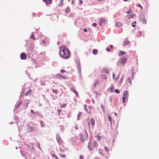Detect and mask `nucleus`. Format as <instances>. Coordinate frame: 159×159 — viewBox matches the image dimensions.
<instances>
[{
    "label": "nucleus",
    "instance_id": "nucleus-27",
    "mask_svg": "<svg viewBox=\"0 0 159 159\" xmlns=\"http://www.w3.org/2000/svg\"><path fill=\"white\" fill-rule=\"evenodd\" d=\"M81 112H80L78 115V120L79 119L80 117L81 116Z\"/></svg>",
    "mask_w": 159,
    "mask_h": 159
},
{
    "label": "nucleus",
    "instance_id": "nucleus-37",
    "mask_svg": "<svg viewBox=\"0 0 159 159\" xmlns=\"http://www.w3.org/2000/svg\"><path fill=\"white\" fill-rule=\"evenodd\" d=\"M71 90L72 92H74L75 90L73 88H71Z\"/></svg>",
    "mask_w": 159,
    "mask_h": 159
},
{
    "label": "nucleus",
    "instance_id": "nucleus-50",
    "mask_svg": "<svg viewBox=\"0 0 159 159\" xmlns=\"http://www.w3.org/2000/svg\"><path fill=\"white\" fill-rule=\"evenodd\" d=\"M113 47V46L112 45H111L110 46V48H112Z\"/></svg>",
    "mask_w": 159,
    "mask_h": 159
},
{
    "label": "nucleus",
    "instance_id": "nucleus-6",
    "mask_svg": "<svg viewBox=\"0 0 159 159\" xmlns=\"http://www.w3.org/2000/svg\"><path fill=\"white\" fill-rule=\"evenodd\" d=\"M128 96V93L127 91H125L123 93V96L122 98L123 102H124L125 100L126 99Z\"/></svg>",
    "mask_w": 159,
    "mask_h": 159
},
{
    "label": "nucleus",
    "instance_id": "nucleus-11",
    "mask_svg": "<svg viewBox=\"0 0 159 159\" xmlns=\"http://www.w3.org/2000/svg\"><path fill=\"white\" fill-rule=\"evenodd\" d=\"M134 16H135V15L134 14H131L130 15H127V18L128 19H130L134 17Z\"/></svg>",
    "mask_w": 159,
    "mask_h": 159
},
{
    "label": "nucleus",
    "instance_id": "nucleus-17",
    "mask_svg": "<svg viewBox=\"0 0 159 159\" xmlns=\"http://www.w3.org/2000/svg\"><path fill=\"white\" fill-rule=\"evenodd\" d=\"M98 83V81L96 80L94 82V87H96L97 84Z\"/></svg>",
    "mask_w": 159,
    "mask_h": 159
},
{
    "label": "nucleus",
    "instance_id": "nucleus-49",
    "mask_svg": "<svg viewBox=\"0 0 159 159\" xmlns=\"http://www.w3.org/2000/svg\"><path fill=\"white\" fill-rule=\"evenodd\" d=\"M113 79H114V78H115V74L114 73L113 74Z\"/></svg>",
    "mask_w": 159,
    "mask_h": 159
},
{
    "label": "nucleus",
    "instance_id": "nucleus-41",
    "mask_svg": "<svg viewBox=\"0 0 159 159\" xmlns=\"http://www.w3.org/2000/svg\"><path fill=\"white\" fill-rule=\"evenodd\" d=\"M101 107H102V110L104 111V107H103V105L102 104L101 105Z\"/></svg>",
    "mask_w": 159,
    "mask_h": 159
},
{
    "label": "nucleus",
    "instance_id": "nucleus-34",
    "mask_svg": "<svg viewBox=\"0 0 159 159\" xmlns=\"http://www.w3.org/2000/svg\"><path fill=\"white\" fill-rule=\"evenodd\" d=\"M63 0H61V2H60V6H61L62 5V3L63 2Z\"/></svg>",
    "mask_w": 159,
    "mask_h": 159
},
{
    "label": "nucleus",
    "instance_id": "nucleus-58",
    "mask_svg": "<svg viewBox=\"0 0 159 159\" xmlns=\"http://www.w3.org/2000/svg\"><path fill=\"white\" fill-rule=\"evenodd\" d=\"M29 128H30V129H32V128H31V127H29Z\"/></svg>",
    "mask_w": 159,
    "mask_h": 159
},
{
    "label": "nucleus",
    "instance_id": "nucleus-21",
    "mask_svg": "<svg viewBox=\"0 0 159 159\" xmlns=\"http://www.w3.org/2000/svg\"><path fill=\"white\" fill-rule=\"evenodd\" d=\"M129 43V41L127 40H126L124 42V44L125 45H127Z\"/></svg>",
    "mask_w": 159,
    "mask_h": 159
},
{
    "label": "nucleus",
    "instance_id": "nucleus-29",
    "mask_svg": "<svg viewBox=\"0 0 159 159\" xmlns=\"http://www.w3.org/2000/svg\"><path fill=\"white\" fill-rule=\"evenodd\" d=\"M108 120L109 121H111V117L109 115H108Z\"/></svg>",
    "mask_w": 159,
    "mask_h": 159
},
{
    "label": "nucleus",
    "instance_id": "nucleus-33",
    "mask_svg": "<svg viewBox=\"0 0 159 159\" xmlns=\"http://www.w3.org/2000/svg\"><path fill=\"white\" fill-rule=\"evenodd\" d=\"M74 92L75 94L76 95V96L77 97L78 96V93L76 90H75V91H74Z\"/></svg>",
    "mask_w": 159,
    "mask_h": 159
},
{
    "label": "nucleus",
    "instance_id": "nucleus-9",
    "mask_svg": "<svg viewBox=\"0 0 159 159\" xmlns=\"http://www.w3.org/2000/svg\"><path fill=\"white\" fill-rule=\"evenodd\" d=\"M105 19L104 18H101L100 19V21H99V25L100 26H101L102 25V23H104L105 22Z\"/></svg>",
    "mask_w": 159,
    "mask_h": 159
},
{
    "label": "nucleus",
    "instance_id": "nucleus-40",
    "mask_svg": "<svg viewBox=\"0 0 159 159\" xmlns=\"http://www.w3.org/2000/svg\"><path fill=\"white\" fill-rule=\"evenodd\" d=\"M92 25L93 26H96L97 25V24L96 23H93L92 24Z\"/></svg>",
    "mask_w": 159,
    "mask_h": 159
},
{
    "label": "nucleus",
    "instance_id": "nucleus-28",
    "mask_svg": "<svg viewBox=\"0 0 159 159\" xmlns=\"http://www.w3.org/2000/svg\"><path fill=\"white\" fill-rule=\"evenodd\" d=\"M66 104H63V105H61V108H63V107L65 108V107H66Z\"/></svg>",
    "mask_w": 159,
    "mask_h": 159
},
{
    "label": "nucleus",
    "instance_id": "nucleus-16",
    "mask_svg": "<svg viewBox=\"0 0 159 159\" xmlns=\"http://www.w3.org/2000/svg\"><path fill=\"white\" fill-rule=\"evenodd\" d=\"M98 52V51L96 49H94L93 50V53L94 55H96L97 54Z\"/></svg>",
    "mask_w": 159,
    "mask_h": 159
},
{
    "label": "nucleus",
    "instance_id": "nucleus-25",
    "mask_svg": "<svg viewBox=\"0 0 159 159\" xmlns=\"http://www.w3.org/2000/svg\"><path fill=\"white\" fill-rule=\"evenodd\" d=\"M40 124L41 125V126L42 127H43L44 126V123L42 121H41L40 122Z\"/></svg>",
    "mask_w": 159,
    "mask_h": 159
},
{
    "label": "nucleus",
    "instance_id": "nucleus-55",
    "mask_svg": "<svg viewBox=\"0 0 159 159\" xmlns=\"http://www.w3.org/2000/svg\"><path fill=\"white\" fill-rule=\"evenodd\" d=\"M128 0H123V1L125 2H127Z\"/></svg>",
    "mask_w": 159,
    "mask_h": 159
},
{
    "label": "nucleus",
    "instance_id": "nucleus-18",
    "mask_svg": "<svg viewBox=\"0 0 159 159\" xmlns=\"http://www.w3.org/2000/svg\"><path fill=\"white\" fill-rule=\"evenodd\" d=\"M103 71L106 73H108L109 72V70L107 69H104L103 70Z\"/></svg>",
    "mask_w": 159,
    "mask_h": 159
},
{
    "label": "nucleus",
    "instance_id": "nucleus-51",
    "mask_svg": "<svg viewBox=\"0 0 159 159\" xmlns=\"http://www.w3.org/2000/svg\"><path fill=\"white\" fill-rule=\"evenodd\" d=\"M22 103V101L20 102L19 103V105H20V104L21 103Z\"/></svg>",
    "mask_w": 159,
    "mask_h": 159
},
{
    "label": "nucleus",
    "instance_id": "nucleus-54",
    "mask_svg": "<svg viewBox=\"0 0 159 159\" xmlns=\"http://www.w3.org/2000/svg\"><path fill=\"white\" fill-rule=\"evenodd\" d=\"M114 114L116 116H117V114L116 113H115Z\"/></svg>",
    "mask_w": 159,
    "mask_h": 159
},
{
    "label": "nucleus",
    "instance_id": "nucleus-45",
    "mask_svg": "<svg viewBox=\"0 0 159 159\" xmlns=\"http://www.w3.org/2000/svg\"><path fill=\"white\" fill-rule=\"evenodd\" d=\"M31 112L33 114H35V113L33 110H31Z\"/></svg>",
    "mask_w": 159,
    "mask_h": 159
},
{
    "label": "nucleus",
    "instance_id": "nucleus-12",
    "mask_svg": "<svg viewBox=\"0 0 159 159\" xmlns=\"http://www.w3.org/2000/svg\"><path fill=\"white\" fill-rule=\"evenodd\" d=\"M125 52L120 51V52L119 54V56H121V55H123L125 54Z\"/></svg>",
    "mask_w": 159,
    "mask_h": 159
},
{
    "label": "nucleus",
    "instance_id": "nucleus-3",
    "mask_svg": "<svg viewBox=\"0 0 159 159\" xmlns=\"http://www.w3.org/2000/svg\"><path fill=\"white\" fill-rule=\"evenodd\" d=\"M97 143L96 141L89 142L88 145V148L90 150H91L93 148L97 147Z\"/></svg>",
    "mask_w": 159,
    "mask_h": 159
},
{
    "label": "nucleus",
    "instance_id": "nucleus-22",
    "mask_svg": "<svg viewBox=\"0 0 159 159\" xmlns=\"http://www.w3.org/2000/svg\"><path fill=\"white\" fill-rule=\"evenodd\" d=\"M132 12L131 9L130 8L129 10L127 12V13L128 14H130Z\"/></svg>",
    "mask_w": 159,
    "mask_h": 159
},
{
    "label": "nucleus",
    "instance_id": "nucleus-1",
    "mask_svg": "<svg viewBox=\"0 0 159 159\" xmlns=\"http://www.w3.org/2000/svg\"><path fill=\"white\" fill-rule=\"evenodd\" d=\"M60 56L62 58L67 59L70 55V52L68 49L65 46L60 47L59 49Z\"/></svg>",
    "mask_w": 159,
    "mask_h": 159
},
{
    "label": "nucleus",
    "instance_id": "nucleus-4",
    "mask_svg": "<svg viewBox=\"0 0 159 159\" xmlns=\"http://www.w3.org/2000/svg\"><path fill=\"white\" fill-rule=\"evenodd\" d=\"M119 62L122 65H124L127 62V58L125 57H122L120 58Z\"/></svg>",
    "mask_w": 159,
    "mask_h": 159
},
{
    "label": "nucleus",
    "instance_id": "nucleus-52",
    "mask_svg": "<svg viewBox=\"0 0 159 159\" xmlns=\"http://www.w3.org/2000/svg\"><path fill=\"white\" fill-rule=\"evenodd\" d=\"M79 1L80 2V4H81L82 3V2L81 1V0H79Z\"/></svg>",
    "mask_w": 159,
    "mask_h": 159
},
{
    "label": "nucleus",
    "instance_id": "nucleus-2",
    "mask_svg": "<svg viewBox=\"0 0 159 159\" xmlns=\"http://www.w3.org/2000/svg\"><path fill=\"white\" fill-rule=\"evenodd\" d=\"M88 138V134L86 131H85L84 134H81L80 135V140L82 142H84L85 140H87Z\"/></svg>",
    "mask_w": 159,
    "mask_h": 159
},
{
    "label": "nucleus",
    "instance_id": "nucleus-30",
    "mask_svg": "<svg viewBox=\"0 0 159 159\" xmlns=\"http://www.w3.org/2000/svg\"><path fill=\"white\" fill-rule=\"evenodd\" d=\"M52 91L53 93H55V94H57V90H53Z\"/></svg>",
    "mask_w": 159,
    "mask_h": 159
},
{
    "label": "nucleus",
    "instance_id": "nucleus-39",
    "mask_svg": "<svg viewBox=\"0 0 159 159\" xmlns=\"http://www.w3.org/2000/svg\"><path fill=\"white\" fill-rule=\"evenodd\" d=\"M84 108L86 110V111L89 112L88 111H87V107H86V105H84Z\"/></svg>",
    "mask_w": 159,
    "mask_h": 159
},
{
    "label": "nucleus",
    "instance_id": "nucleus-24",
    "mask_svg": "<svg viewBox=\"0 0 159 159\" xmlns=\"http://www.w3.org/2000/svg\"><path fill=\"white\" fill-rule=\"evenodd\" d=\"M52 157H55L56 159H59L58 157L56 156L55 154H53L52 155Z\"/></svg>",
    "mask_w": 159,
    "mask_h": 159
},
{
    "label": "nucleus",
    "instance_id": "nucleus-14",
    "mask_svg": "<svg viewBox=\"0 0 159 159\" xmlns=\"http://www.w3.org/2000/svg\"><path fill=\"white\" fill-rule=\"evenodd\" d=\"M31 93V89H30L27 92H26L25 93V95L26 96L28 95L29 94H30Z\"/></svg>",
    "mask_w": 159,
    "mask_h": 159
},
{
    "label": "nucleus",
    "instance_id": "nucleus-42",
    "mask_svg": "<svg viewBox=\"0 0 159 159\" xmlns=\"http://www.w3.org/2000/svg\"><path fill=\"white\" fill-rule=\"evenodd\" d=\"M106 50L108 52L111 51V50L108 48H106Z\"/></svg>",
    "mask_w": 159,
    "mask_h": 159
},
{
    "label": "nucleus",
    "instance_id": "nucleus-8",
    "mask_svg": "<svg viewBox=\"0 0 159 159\" xmlns=\"http://www.w3.org/2000/svg\"><path fill=\"white\" fill-rule=\"evenodd\" d=\"M20 57L21 59L25 60L26 58L27 55L24 53H22L20 55Z\"/></svg>",
    "mask_w": 159,
    "mask_h": 159
},
{
    "label": "nucleus",
    "instance_id": "nucleus-26",
    "mask_svg": "<svg viewBox=\"0 0 159 159\" xmlns=\"http://www.w3.org/2000/svg\"><path fill=\"white\" fill-rule=\"evenodd\" d=\"M97 139L99 141L100 140L101 137L99 135H97Z\"/></svg>",
    "mask_w": 159,
    "mask_h": 159
},
{
    "label": "nucleus",
    "instance_id": "nucleus-44",
    "mask_svg": "<svg viewBox=\"0 0 159 159\" xmlns=\"http://www.w3.org/2000/svg\"><path fill=\"white\" fill-rule=\"evenodd\" d=\"M83 31L84 32H87V29H83Z\"/></svg>",
    "mask_w": 159,
    "mask_h": 159
},
{
    "label": "nucleus",
    "instance_id": "nucleus-57",
    "mask_svg": "<svg viewBox=\"0 0 159 159\" xmlns=\"http://www.w3.org/2000/svg\"><path fill=\"white\" fill-rule=\"evenodd\" d=\"M103 0H98V1H103Z\"/></svg>",
    "mask_w": 159,
    "mask_h": 159
},
{
    "label": "nucleus",
    "instance_id": "nucleus-5",
    "mask_svg": "<svg viewBox=\"0 0 159 159\" xmlns=\"http://www.w3.org/2000/svg\"><path fill=\"white\" fill-rule=\"evenodd\" d=\"M139 19L141 21L143 24H146L147 23L146 20L145 19V16L143 15H141L139 16Z\"/></svg>",
    "mask_w": 159,
    "mask_h": 159
},
{
    "label": "nucleus",
    "instance_id": "nucleus-48",
    "mask_svg": "<svg viewBox=\"0 0 159 159\" xmlns=\"http://www.w3.org/2000/svg\"><path fill=\"white\" fill-rule=\"evenodd\" d=\"M69 11H70V10L69 9H67L66 11H67V12H68Z\"/></svg>",
    "mask_w": 159,
    "mask_h": 159
},
{
    "label": "nucleus",
    "instance_id": "nucleus-15",
    "mask_svg": "<svg viewBox=\"0 0 159 159\" xmlns=\"http://www.w3.org/2000/svg\"><path fill=\"white\" fill-rule=\"evenodd\" d=\"M116 25L118 27H120L122 26V24L120 22H117L116 23Z\"/></svg>",
    "mask_w": 159,
    "mask_h": 159
},
{
    "label": "nucleus",
    "instance_id": "nucleus-23",
    "mask_svg": "<svg viewBox=\"0 0 159 159\" xmlns=\"http://www.w3.org/2000/svg\"><path fill=\"white\" fill-rule=\"evenodd\" d=\"M136 6L138 7H140L141 8V9L142 10L143 9V7L139 4H137L136 5Z\"/></svg>",
    "mask_w": 159,
    "mask_h": 159
},
{
    "label": "nucleus",
    "instance_id": "nucleus-47",
    "mask_svg": "<svg viewBox=\"0 0 159 159\" xmlns=\"http://www.w3.org/2000/svg\"><path fill=\"white\" fill-rule=\"evenodd\" d=\"M61 72H62V73H64V72H65V70H61Z\"/></svg>",
    "mask_w": 159,
    "mask_h": 159
},
{
    "label": "nucleus",
    "instance_id": "nucleus-19",
    "mask_svg": "<svg viewBox=\"0 0 159 159\" xmlns=\"http://www.w3.org/2000/svg\"><path fill=\"white\" fill-rule=\"evenodd\" d=\"M31 38L33 40H35L36 39V38L34 37V35L33 34H32Z\"/></svg>",
    "mask_w": 159,
    "mask_h": 159
},
{
    "label": "nucleus",
    "instance_id": "nucleus-7",
    "mask_svg": "<svg viewBox=\"0 0 159 159\" xmlns=\"http://www.w3.org/2000/svg\"><path fill=\"white\" fill-rule=\"evenodd\" d=\"M57 140L59 144L61 145L62 144V140L59 135H57Z\"/></svg>",
    "mask_w": 159,
    "mask_h": 159
},
{
    "label": "nucleus",
    "instance_id": "nucleus-36",
    "mask_svg": "<svg viewBox=\"0 0 159 159\" xmlns=\"http://www.w3.org/2000/svg\"><path fill=\"white\" fill-rule=\"evenodd\" d=\"M129 83L130 84H131V80L130 78H128L127 79Z\"/></svg>",
    "mask_w": 159,
    "mask_h": 159
},
{
    "label": "nucleus",
    "instance_id": "nucleus-35",
    "mask_svg": "<svg viewBox=\"0 0 159 159\" xmlns=\"http://www.w3.org/2000/svg\"><path fill=\"white\" fill-rule=\"evenodd\" d=\"M106 152H107L108 151V149L107 147H105L104 148Z\"/></svg>",
    "mask_w": 159,
    "mask_h": 159
},
{
    "label": "nucleus",
    "instance_id": "nucleus-32",
    "mask_svg": "<svg viewBox=\"0 0 159 159\" xmlns=\"http://www.w3.org/2000/svg\"><path fill=\"white\" fill-rule=\"evenodd\" d=\"M102 77L103 79H106V75H102Z\"/></svg>",
    "mask_w": 159,
    "mask_h": 159
},
{
    "label": "nucleus",
    "instance_id": "nucleus-43",
    "mask_svg": "<svg viewBox=\"0 0 159 159\" xmlns=\"http://www.w3.org/2000/svg\"><path fill=\"white\" fill-rule=\"evenodd\" d=\"M60 156L62 157H64L65 156V155H62V154H60Z\"/></svg>",
    "mask_w": 159,
    "mask_h": 159
},
{
    "label": "nucleus",
    "instance_id": "nucleus-13",
    "mask_svg": "<svg viewBox=\"0 0 159 159\" xmlns=\"http://www.w3.org/2000/svg\"><path fill=\"white\" fill-rule=\"evenodd\" d=\"M91 123L93 125H94L95 124V120L93 119H92L91 120V122H89V124H90Z\"/></svg>",
    "mask_w": 159,
    "mask_h": 159
},
{
    "label": "nucleus",
    "instance_id": "nucleus-46",
    "mask_svg": "<svg viewBox=\"0 0 159 159\" xmlns=\"http://www.w3.org/2000/svg\"><path fill=\"white\" fill-rule=\"evenodd\" d=\"M42 42L43 44H44L45 43V41L44 40H42Z\"/></svg>",
    "mask_w": 159,
    "mask_h": 159
},
{
    "label": "nucleus",
    "instance_id": "nucleus-20",
    "mask_svg": "<svg viewBox=\"0 0 159 159\" xmlns=\"http://www.w3.org/2000/svg\"><path fill=\"white\" fill-rule=\"evenodd\" d=\"M136 21H134L132 23V26L133 27H135V26H136Z\"/></svg>",
    "mask_w": 159,
    "mask_h": 159
},
{
    "label": "nucleus",
    "instance_id": "nucleus-38",
    "mask_svg": "<svg viewBox=\"0 0 159 159\" xmlns=\"http://www.w3.org/2000/svg\"><path fill=\"white\" fill-rule=\"evenodd\" d=\"M80 159H83L84 156L82 155H81L80 156Z\"/></svg>",
    "mask_w": 159,
    "mask_h": 159
},
{
    "label": "nucleus",
    "instance_id": "nucleus-10",
    "mask_svg": "<svg viewBox=\"0 0 159 159\" xmlns=\"http://www.w3.org/2000/svg\"><path fill=\"white\" fill-rule=\"evenodd\" d=\"M43 1L46 4H50L52 3V0H43Z\"/></svg>",
    "mask_w": 159,
    "mask_h": 159
},
{
    "label": "nucleus",
    "instance_id": "nucleus-31",
    "mask_svg": "<svg viewBox=\"0 0 159 159\" xmlns=\"http://www.w3.org/2000/svg\"><path fill=\"white\" fill-rule=\"evenodd\" d=\"M115 91L117 93H120V91L118 89H116Z\"/></svg>",
    "mask_w": 159,
    "mask_h": 159
},
{
    "label": "nucleus",
    "instance_id": "nucleus-56",
    "mask_svg": "<svg viewBox=\"0 0 159 159\" xmlns=\"http://www.w3.org/2000/svg\"><path fill=\"white\" fill-rule=\"evenodd\" d=\"M93 103H94V100H93Z\"/></svg>",
    "mask_w": 159,
    "mask_h": 159
},
{
    "label": "nucleus",
    "instance_id": "nucleus-53",
    "mask_svg": "<svg viewBox=\"0 0 159 159\" xmlns=\"http://www.w3.org/2000/svg\"><path fill=\"white\" fill-rule=\"evenodd\" d=\"M75 129H78V128L77 127V126H75Z\"/></svg>",
    "mask_w": 159,
    "mask_h": 159
}]
</instances>
